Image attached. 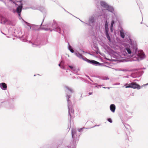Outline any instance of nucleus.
Wrapping results in <instances>:
<instances>
[{
    "label": "nucleus",
    "mask_w": 148,
    "mask_h": 148,
    "mask_svg": "<svg viewBox=\"0 0 148 148\" xmlns=\"http://www.w3.org/2000/svg\"><path fill=\"white\" fill-rule=\"evenodd\" d=\"M23 7L22 5L18 6L16 8V12L18 14L19 16H20L21 13V12L22 9Z\"/></svg>",
    "instance_id": "20e7f679"
},
{
    "label": "nucleus",
    "mask_w": 148,
    "mask_h": 148,
    "mask_svg": "<svg viewBox=\"0 0 148 148\" xmlns=\"http://www.w3.org/2000/svg\"><path fill=\"white\" fill-rule=\"evenodd\" d=\"M125 88H132L134 89H140V86L135 82H132L130 84H125Z\"/></svg>",
    "instance_id": "f257e3e1"
},
{
    "label": "nucleus",
    "mask_w": 148,
    "mask_h": 148,
    "mask_svg": "<svg viewBox=\"0 0 148 148\" xmlns=\"http://www.w3.org/2000/svg\"><path fill=\"white\" fill-rule=\"evenodd\" d=\"M92 92H89L88 94L89 95H91L92 94Z\"/></svg>",
    "instance_id": "5701e85b"
},
{
    "label": "nucleus",
    "mask_w": 148,
    "mask_h": 148,
    "mask_svg": "<svg viewBox=\"0 0 148 148\" xmlns=\"http://www.w3.org/2000/svg\"><path fill=\"white\" fill-rule=\"evenodd\" d=\"M120 35H121V37L122 38H124L125 36V35L124 32H122V30H121L120 31Z\"/></svg>",
    "instance_id": "9d476101"
},
{
    "label": "nucleus",
    "mask_w": 148,
    "mask_h": 148,
    "mask_svg": "<svg viewBox=\"0 0 148 148\" xmlns=\"http://www.w3.org/2000/svg\"><path fill=\"white\" fill-rule=\"evenodd\" d=\"M110 110L112 112H114L115 110V106L114 104H111L110 106Z\"/></svg>",
    "instance_id": "423d86ee"
},
{
    "label": "nucleus",
    "mask_w": 148,
    "mask_h": 148,
    "mask_svg": "<svg viewBox=\"0 0 148 148\" xmlns=\"http://www.w3.org/2000/svg\"><path fill=\"white\" fill-rule=\"evenodd\" d=\"M148 85V83L144 85V86L147 85Z\"/></svg>",
    "instance_id": "393cba45"
},
{
    "label": "nucleus",
    "mask_w": 148,
    "mask_h": 148,
    "mask_svg": "<svg viewBox=\"0 0 148 148\" xmlns=\"http://www.w3.org/2000/svg\"><path fill=\"white\" fill-rule=\"evenodd\" d=\"M126 49L127 51V52L129 54H130L131 53V51L129 48H126Z\"/></svg>",
    "instance_id": "f8f14e48"
},
{
    "label": "nucleus",
    "mask_w": 148,
    "mask_h": 148,
    "mask_svg": "<svg viewBox=\"0 0 148 148\" xmlns=\"http://www.w3.org/2000/svg\"><path fill=\"white\" fill-rule=\"evenodd\" d=\"M86 60H87L88 62L90 63H91L94 64H96L99 63V62L94 60H90L87 59L86 58Z\"/></svg>",
    "instance_id": "6e6552de"
},
{
    "label": "nucleus",
    "mask_w": 148,
    "mask_h": 148,
    "mask_svg": "<svg viewBox=\"0 0 148 148\" xmlns=\"http://www.w3.org/2000/svg\"><path fill=\"white\" fill-rule=\"evenodd\" d=\"M57 31L59 33H60L61 32V29L60 27H58L57 28Z\"/></svg>",
    "instance_id": "dca6fc26"
},
{
    "label": "nucleus",
    "mask_w": 148,
    "mask_h": 148,
    "mask_svg": "<svg viewBox=\"0 0 148 148\" xmlns=\"http://www.w3.org/2000/svg\"><path fill=\"white\" fill-rule=\"evenodd\" d=\"M106 36H107V38L109 40H110V37L109 36V34H108V32L106 30Z\"/></svg>",
    "instance_id": "9b49d317"
},
{
    "label": "nucleus",
    "mask_w": 148,
    "mask_h": 148,
    "mask_svg": "<svg viewBox=\"0 0 148 148\" xmlns=\"http://www.w3.org/2000/svg\"><path fill=\"white\" fill-rule=\"evenodd\" d=\"M74 133L73 132V131H72V136L73 138V136L74 135Z\"/></svg>",
    "instance_id": "aec40b11"
},
{
    "label": "nucleus",
    "mask_w": 148,
    "mask_h": 148,
    "mask_svg": "<svg viewBox=\"0 0 148 148\" xmlns=\"http://www.w3.org/2000/svg\"><path fill=\"white\" fill-rule=\"evenodd\" d=\"M69 50L72 53H73L74 52L73 50L71 49V46H70L69 47Z\"/></svg>",
    "instance_id": "f3484780"
},
{
    "label": "nucleus",
    "mask_w": 148,
    "mask_h": 148,
    "mask_svg": "<svg viewBox=\"0 0 148 148\" xmlns=\"http://www.w3.org/2000/svg\"><path fill=\"white\" fill-rule=\"evenodd\" d=\"M106 25H107V21H106V23L105 24V26H106Z\"/></svg>",
    "instance_id": "4be33fe9"
},
{
    "label": "nucleus",
    "mask_w": 148,
    "mask_h": 148,
    "mask_svg": "<svg viewBox=\"0 0 148 148\" xmlns=\"http://www.w3.org/2000/svg\"><path fill=\"white\" fill-rule=\"evenodd\" d=\"M101 6L106 8L107 10L111 12H112L114 10L112 8L108 5L107 3L104 1H101L100 2Z\"/></svg>",
    "instance_id": "f03ea898"
},
{
    "label": "nucleus",
    "mask_w": 148,
    "mask_h": 148,
    "mask_svg": "<svg viewBox=\"0 0 148 148\" xmlns=\"http://www.w3.org/2000/svg\"><path fill=\"white\" fill-rule=\"evenodd\" d=\"M94 21V18L93 17H92L90 19V21L91 23H93Z\"/></svg>",
    "instance_id": "4468645a"
},
{
    "label": "nucleus",
    "mask_w": 148,
    "mask_h": 148,
    "mask_svg": "<svg viewBox=\"0 0 148 148\" xmlns=\"http://www.w3.org/2000/svg\"><path fill=\"white\" fill-rule=\"evenodd\" d=\"M69 112L71 116L72 115H74V110L73 109H72V108L69 109Z\"/></svg>",
    "instance_id": "0eeeda50"
},
{
    "label": "nucleus",
    "mask_w": 148,
    "mask_h": 148,
    "mask_svg": "<svg viewBox=\"0 0 148 148\" xmlns=\"http://www.w3.org/2000/svg\"><path fill=\"white\" fill-rule=\"evenodd\" d=\"M59 66H60V64H59Z\"/></svg>",
    "instance_id": "a878e982"
},
{
    "label": "nucleus",
    "mask_w": 148,
    "mask_h": 148,
    "mask_svg": "<svg viewBox=\"0 0 148 148\" xmlns=\"http://www.w3.org/2000/svg\"><path fill=\"white\" fill-rule=\"evenodd\" d=\"M108 120L109 122H110V123H112V121L111 119L110 118H108Z\"/></svg>",
    "instance_id": "a211bd4d"
},
{
    "label": "nucleus",
    "mask_w": 148,
    "mask_h": 148,
    "mask_svg": "<svg viewBox=\"0 0 148 148\" xmlns=\"http://www.w3.org/2000/svg\"><path fill=\"white\" fill-rule=\"evenodd\" d=\"M66 88L68 90H69V91H70L71 92H72L73 91V90L72 89L70 88H69V87H68L67 86H66Z\"/></svg>",
    "instance_id": "ddd939ff"
},
{
    "label": "nucleus",
    "mask_w": 148,
    "mask_h": 148,
    "mask_svg": "<svg viewBox=\"0 0 148 148\" xmlns=\"http://www.w3.org/2000/svg\"><path fill=\"white\" fill-rule=\"evenodd\" d=\"M76 56L77 57H79V58H82L83 59H84V58L82 54H81L79 53H76Z\"/></svg>",
    "instance_id": "1a4fd4ad"
},
{
    "label": "nucleus",
    "mask_w": 148,
    "mask_h": 148,
    "mask_svg": "<svg viewBox=\"0 0 148 148\" xmlns=\"http://www.w3.org/2000/svg\"><path fill=\"white\" fill-rule=\"evenodd\" d=\"M82 128H80V129H79L78 130L79 132H80V131H81L82 130Z\"/></svg>",
    "instance_id": "6ab92c4d"
},
{
    "label": "nucleus",
    "mask_w": 148,
    "mask_h": 148,
    "mask_svg": "<svg viewBox=\"0 0 148 148\" xmlns=\"http://www.w3.org/2000/svg\"><path fill=\"white\" fill-rule=\"evenodd\" d=\"M0 87L4 90L7 89V86L6 84L5 83H2L0 84Z\"/></svg>",
    "instance_id": "39448f33"
},
{
    "label": "nucleus",
    "mask_w": 148,
    "mask_h": 148,
    "mask_svg": "<svg viewBox=\"0 0 148 148\" xmlns=\"http://www.w3.org/2000/svg\"><path fill=\"white\" fill-rule=\"evenodd\" d=\"M114 23V21H112L111 22V29H112L113 24Z\"/></svg>",
    "instance_id": "2eb2a0df"
},
{
    "label": "nucleus",
    "mask_w": 148,
    "mask_h": 148,
    "mask_svg": "<svg viewBox=\"0 0 148 148\" xmlns=\"http://www.w3.org/2000/svg\"><path fill=\"white\" fill-rule=\"evenodd\" d=\"M138 60H142L145 57V54L142 51H139L137 54Z\"/></svg>",
    "instance_id": "7ed1b4c3"
},
{
    "label": "nucleus",
    "mask_w": 148,
    "mask_h": 148,
    "mask_svg": "<svg viewBox=\"0 0 148 148\" xmlns=\"http://www.w3.org/2000/svg\"><path fill=\"white\" fill-rule=\"evenodd\" d=\"M69 67L70 68H71V69H73V67L72 66H69Z\"/></svg>",
    "instance_id": "412c9836"
},
{
    "label": "nucleus",
    "mask_w": 148,
    "mask_h": 148,
    "mask_svg": "<svg viewBox=\"0 0 148 148\" xmlns=\"http://www.w3.org/2000/svg\"><path fill=\"white\" fill-rule=\"evenodd\" d=\"M45 29V30H48L49 29Z\"/></svg>",
    "instance_id": "b1692460"
}]
</instances>
